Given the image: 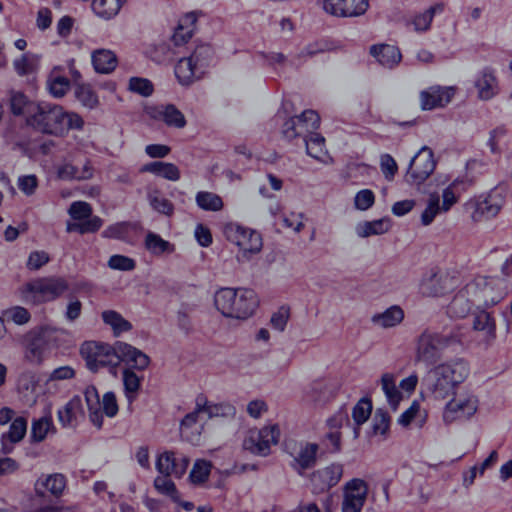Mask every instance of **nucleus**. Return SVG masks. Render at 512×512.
<instances>
[{
    "mask_svg": "<svg viewBox=\"0 0 512 512\" xmlns=\"http://www.w3.org/2000/svg\"><path fill=\"white\" fill-rule=\"evenodd\" d=\"M343 475V465L332 463L329 466L319 469L312 475V483L320 490H327L335 486Z\"/></svg>",
    "mask_w": 512,
    "mask_h": 512,
    "instance_id": "2f4dec72",
    "label": "nucleus"
},
{
    "mask_svg": "<svg viewBox=\"0 0 512 512\" xmlns=\"http://www.w3.org/2000/svg\"><path fill=\"white\" fill-rule=\"evenodd\" d=\"M75 96L85 107L94 108L98 104V97L88 84L77 85L75 87Z\"/></svg>",
    "mask_w": 512,
    "mask_h": 512,
    "instance_id": "338daca9",
    "label": "nucleus"
},
{
    "mask_svg": "<svg viewBox=\"0 0 512 512\" xmlns=\"http://www.w3.org/2000/svg\"><path fill=\"white\" fill-rule=\"evenodd\" d=\"M453 284V278L448 273L430 270L421 280L420 292L425 296H440Z\"/></svg>",
    "mask_w": 512,
    "mask_h": 512,
    "instance_id": "393cba45",
    "label": "nucleus"
},
{
    "mask_svg": "<svg viewBox=\"0 0 512 512\" xmlns=\"http://www.w3.org/2000/svg\"><path fill=\"white\" fill-rule=\"evenodd\" d=\"M475 87L480 99L489 100L497 93L496 78L489 69H484L476 78Z\"/></svg>",
    "mask_w": 512,
    "mask_h": 512,
    "instance_id": "a18cd8bd",
    "label": "nucleus"
},
{
    "mask_svg": "<svg viewBox=\"0 0 512 512\" xmlns=\"http://www.w3.org/2000/svg\"><path fill=\"white\" fill-rule=\"evenodd\" d=\"M55 432L52 416L50 413L33 420L31 426V440L33 442H42L49 433Z\"/></svg>",
    "mask_w": 512,
    "mask_h": 512,
    "instance_id": "603ef678",
    "label": "nucleus"
},
{
    "mask_svg": "<svg viewBox=\"0 0 512 512\" xmlns=\"http://www.w3.org/2000/svg\"><path fill=\"white\" fill-rule=\"evenodd\" d=\"M84 415L82 399L75 396L57 411L58 421L63 427L74 426Z\"/></svg>",
    "mask_w": 512,
    "mask_h": 512,
    "instance_id": "4c0bfd02",
    "label": "nucleus"
},
{
    "mask_svg": "<svg viewBox=\"0 0 512 512\" xmlns=\"http://www.w3.org/2000/svg\"><path fill=\"white\" fill-rule=\"evenodd\" d=\"M473 328L484 332L489 340L495 337L496 325L493 317L487 312L482 311L475 316Z\"/></svg>",
    "mask_w": 512,
    "mask_h": 512,
    "instance_id": "e2e57ef3",
    "label": "nucleus"
},
{
    "mask_svg": "<svg viewBox=\"0 0 512 512\" xmlns=\"http://www.w3.org/2000/svg\"><path fill=\"white\" fill-rule=\"evenodd\" d=\"M69 289L68 281L61 276L34 278L20 288L21 298L28 304L40 305L53 302Z\"/></svg>",
    "mask_w": 512,
    "mask_h": 512,
    "instance_id": "423d86ee",
    "label": "nucleus"
},
{
    "mask_svg": "<svg viewBox=\"0 0 512 512\" xmlns=\"http://www.w3.org/2000/svg\"><path fill=\"white\" fill-rule=\"evenodd\" d=\"M479 409L478 397L470 392L453 397L443 407L442 421L450 425L456 421L470 420Z\"/></svg>",
    "mask_w": 512,
    "mask_h": 512,
    "instance_id": "9d476101",
    "label": "nucleus"
},
{
    "mask_svg": "<svg viewBox=\"0 0 512 512\" xmlns=\"http://www.w3.org/2000/svg\"><path fill=\"white\" fill-rule=\"evenodd\" d=\"M372 412V403L367 398L360 399L352 410V418L354 422V437L359 436V427L364 424L370 417Z\"/></svg>",
    "mask_w": 512,
    "mask_h": 512,
    "instance_id": "5fc2aeb1",
    "label": "nucleus"
},
{
    "mask_svg": "<svg viewBox=\"0 0 512 512\" xmlns=\"http://www.w3.org/2000/svg\"><path fill=\"white\" fill-rule=\"evenodd\" d=\"M65 487L66 478L60 473H54L44 478H40L36 483V491L38 493H43V490H45L55 497L61 496Z\"/></svg>",
    "mask_w": 512,
    "mask_h": 512,
    "instance_id": "09e8293b",
    "label": "nucleus"
},
{
    "mask_svg": "<svg viewBox=\"0 0 512 512\" xmlns=\"http://www.w3.org/2000/svg\"><path fill=\"white\" fill-rule=\"evenodd\" d=\"M331 394L328 384L324 380H316L306 390V396L313 402L325 401Z\"/></svg>",
    "mask_w": 512,
    "mask_h": 512,
    "instance_id": "69168bd1",
    "label": "nucleus"
},
{
    "mask_svg": "<svg viewBox=\"0 0 512 512\" xmlns=\"http://www.w3.org/2000/svg\"><path fill=\"white\" fill-rule=\"evenodd\" d=\"M477 284L468 283L465 287L460 289L447 307V313L450 317H465L472 309L478 307L476 300Z\"/></svg>",
    "mask_w": 512,
    "mask_h": 512,
    "instance_id": "aec40b11",
    "label": "nucleus"
},
{
    "mask_svg": "<svg viewBox=\"0 0 512 512\" xmlns=\"http://www.w3.org/2000/svg\"><path fill=\"white\" fill-rule=\"evenodd\" d=\"M367 0H324L323 9L337 17H354L362 15L368 9Z\"/></svg>",
    "mask_w": 512,
    "mask_h": 512,
    "instance_id": "b1692460",
    "label": "nucleus"
},
{
    "mask_svg": "<svg viewBox=\"0 0 512 512\" xmlns=\"http://www.w3.org/2000/svg\"><path fill=\"white\" fill-rule=\"evenodd\" d=\"M291 101L283 100L277 112V119L283 120V128H319L320 116L312 109H307L299 115H294Z\"/></svg>",
    "mask_w": 512,
    "mask_h": 512,
    "instance_id": "4468645a",
    "label": "nucleus"
},
{
    "mask_svg": "<svg viewBox=\"0 0 512 512\" xmlns=\"http://www.w3.org/2000/svg\"><path fill=\"white\" fill-rule=\"evenodd\" d=\"M435 166L432 150L423 146L411 159L407 177L412 183L420 185L433 173Z\"/></svg>",
    "mask_w": 512,
    "mask_h": 512,
    "instance_id": "dca6fc26",
    "label": "nucleus"
},
{
    "mask_svg": "<svg viewBox=\"0 0 512 512\" xmlns=\"http://www.w3.org/2000/svg\"><path fill=\"white\" fill-rule=\"evenodd\" d=\"M404 319V311L398 305H392L381 313L373 315L372 322L382 328H392Z\"/></svg>",
    "mask_w": 512,
    "mask_h": 512,
    "instance_id": "49530a36",
    "label": "nucleus"
},
{
    "mask_svg": "<svg viewBox=\"0 0 512 512\" xmlns=\"http://www.w3.org/2000/svg\"><path fill=\"white\" fill-rule=\"evenodd\" d=\"M188 465L189 459L187 457L172 451L161 453L156 461V469L160 474L176 478L184 475Z\"/></svg>",
    "mask_w": 512,
    "mask_h": 512,
    "instance_id": "5701e85b",
    "label": "nucleus"
},
{
    "mask_svg": "<svg viewBox=\"0 0 512 512\" xmlns=\"http://www.w3.org/2000/svg\"><path fill=\"white\" fill-rule=\"evenodd\" d=\"M142 115L147 119L163 122L168 126L176 128H183L186 124L183 113L173 104L145 103Z\"/></svg>",
    "mask_w": 512,
    "mask_h": 512,
    "instance_id": "2eb2a0df",
    "label": "nucleus"
},
{
    "mask_svg": "<svg viewBox=\"0 0 512 512\" xmlns=\"http://www.w3.org/2000/svg\"><path fill=\"white\" fill-rule=\"evenodd\" d=\"M126 1L127 0H93L91 8L99 18L110 20L119 14Z\"/></svg>",
    "mask_w": 512,
    "mask_h": 512,
    "instance_id": "de8ad7c7",
    "label": "nucleus"
},
{
    "mask_svg": "<svg viewBox=\"0 0 512 512\" xmlns=\"http://www.w3.org/2000/svg\"><path fill=\"white\" fill-rule=\"evenodd\" d=\"M369 484L362 478H352L342 488L341 512H361L368 498Z\"/></svg>",
    "mask_w": 512,
    "mask_h": 512,
    "instance_id": "f8f14e48",
    "label": "nucleus"
},
{
    "mask_svg": "<svg viewBox=\"0 0 512 512\" xmlns=\"http://www.w3.org/2000/svg\"><path fill=\"white\" fill-rule=\"evenodd\" d=\"M195 200L198 207L205 211L217 212L220 211L224 205L219 195L208 191L198 192Z\"/></svg>",
    "mask_w": 512,
    "mask_h": 512,
    "instance_id": "4d7b16f0",
    "label": "nucleus"
},
{
    "mask_svg": "<svg viewBox=\"0 0 512 512\" xmlns=\"http://www.w3.org/2000/svg\"><path fill=\"white\" fill-rule=\"evenodd\" d=\"M470 284H477L476 300L478 308L491 307L498 304L506 295V291L502 288L503 282L500 280L477 277Z\"/></svg>",
    "mask_w": 512,
    "mask_h": 512,
    "instance_id": "f3484780",
    "label": "nucleus"
},
{
    "mask_svg": "<svg viewBox=\"0 0 512 512\" xmlns=\"http://www.w3.org/2000/svg\"><path fill=\"white\" fill-rule=\"evenodd\" d=\"M444 11V5L437 3L422 13L416 14L410 24L416 32H424L430 28L431 22L435 14H440Z\"/></svg>",
    "mask_w": 512,
    "mask_h": 512,
    "instance_id": "864d4df0",
    "label": "nucleus"
},
{
    "mask_svg": "<svg viewBox=\"0 0 512 512\" xmlns=\"http://www.w3.org/2000/svg\"><path fill=\"white\" fill-rule=\"evenodd\" d=\"M117 356L120 358V363L125 365L123 370L142 372L150 363L149 357L144 352L127 343L118 342Z\"/></svg>",
    "mask_w": 512,
    "mask_h": 512,
    "instance_id": "cd10ccee",
    "label": "nucleus"
},
{
    "mask_svg": "<svg viewBox=\"0 0 512 512\" xmlns=\"http://www.w3.org/2000/svg\"><path fill=\"white\" fill-rule=\"evenodd\" d=\"M468 328L454 325L442 332L424 331L418 338L416 359L426 364L434 363L442 352L455 343H463Z\"/></svg>",
    "mask_w": 512,
    "mask_h": 512,
    "instance_id": "7ed1b4c3",
    "label": "nucleus"
},
{
    "mask_svg": "<svg viewBox=\"0 0 512 512\" xmlns=\"http://www.w3.org/2000/svg\"><path fill=\"white\" fill-rule=\"evenodd\" d=\"M204 418L203 413L199 407L188 413L180 424L181 437L193 444L197 445L200 441V436L203 430Z\"/></svg>",
    "mask_w": 512,
    "mask_h": 512,
    "instance_id": "c85d7f7f",
    "label": "nucleus"
},
{
    "mask_svg": "<svg viewBox=\"0 0 512 512\" xmlns=\"http://www.w3.org/2000/svg\"><path fill=\"white\" fill-rule=\"evenodd\" d=\"M504 197L497 191H491L488 195L480 196L475 200L472 217L475 221L495 217L504 205Z\"/></svg>",
    "mask_w": 512,
    "mask_h": 512,
    "instance_id": "4be33fe9",
    "label": "nucleus"
},
{
    "mask_svg": "<svg viewBox=\"0 0 512 512\" xmlns=\"http://www.w3.org/2000/svg\"><path fill=\"white\" fill-rule=\"evenodd\" d=\"M46 85L52 96L60 98L70 89V80L63 74L62 67L56 66L49 73Z\"/></svg>",
    "mask_w": 512,
    "mask_h": 512,
    "instance_id": "a19ab883",
    "label": "nucleus"
},
{
    "mask_svg": "<svg viewBox=\"0 0 512 512\" xmlns=\"http://www.w3.org/2000/svg\"><path fill=\"white\" fill-rule=\"evenodd\" d=\"M75 376V370L71 366H61L54 369L50 375L45 378L31 377L30 381L26 384L25 389L30 390V399L35 402L37 397L40 395V386L43 382L45 385V391L51 392L56 390V382L60 380L72 379Z\"/></svg>",
    "mask_w": 512,
    "mask_h": 512,
    "instance_id": "6ab92c4d",
    "label": "nucleus"
},
{
    "mask_svg": "<svg viewBox=\"0 0 512 512\" xmlns=\"http://www.w3.org/2000/svg\"><path fill=\"white\" fill-rule=\"evenodd\" d=\"M27 431V421L23 417H16L10 424L9 430L2 434L1 446L5 454L13 451L14 445L20 442Z\"/></svg>",
    "mask_w": 512,
    "mask_h": 512,
    "instance_id": "f704fd0d",
    "label": "nucleus"
},
{
    "mask_svg": "<svg viewBox=\"0 0 512 512\" xmlns=\"http://www.w3.org/2000/svg\"><path fill=\"white\" fill-rule=\"evenodd\" d=\"M169 477L170 476L162 474L157 476L154 480V487L159 493L166 495L173 500H177L178 491L174 482Z\"/></svg>",
    "mask_w": 512,
    "mask_h": 512,
    "instance_id": "774afa93",
    "label": "nucleus"
},
{
    "mask_svg": "<svg viewBox=\"0 0 512 512\" xmlns=\"http://www.w3.org/2000/svg\"><path fill=\"white\" fill-rule=\"evenodd\" d=\"M39 120L37 127L52 128H82L83 121L80 116L74 112L65 111L60 106H51L44 104L43 109L39 110Z\"/></svg>",
    "mask_w": 512,
    "mask_h": 512,
    "instance_id": "9b49d317",
    "label": "nucleus"
},
{
    "mask_svg": "<svg viewBox=\"0 0 512 512\" xmlns=\"http://www.w3.org/2000/svg\"><path fill=\"white\" fill-rule=\"evenodd\" d=\"M347 422L348 413L342 409L327 419V426L331 431L326 434V440L329 441L334 451H339L341 448V433L339 432V428Z\"/></svg>",
    "mask_w": 512,
    "mask_h": 512,
    "instance_id": "79ce46f5",
    "label": "nucleus"
},
{
    "mask_svg": "<svg viewBox=\"0 0 512 512\" xmlns=\"http://www.w3.org/2000/svg\"><path fill=\"white\" fill-rule=\"evenodd\" d=\"M87 367L91 371H97L102 367H109L114 370L120 364L118 354V342L115 346L96 341H86L80 349Z\"/></svg>",
    "mask_w": 512,
    "mask_h": 512,
    "instance_id": "6e6552de",
    "label": "nucleus"
},
{
    "mask_svg": "<svg viewBox=\"0 0 512 512\" xmlns=\"http://www.w3.org/2000/svg\"><path fill=\"white\" fill-rule=\"evenodd\" d=\"M280 430L276 424L265 426L258 431V456H266L271 447L277 445Z\"/></svg>",
    "mask_w": 512,
    "mask_h": 512,
    "instance_id": "37998d69",
    "label": "nucleus"
},
{
    "mask_svg": "<svg viewBox=\"0 0 512 512\" xmlns=\"http://www.w3.org/2000/svg\"><path fill=\"white\" fill-rule=\"evenodd\" d=\"M142 380L143 376H139L135 371L123 370V385L129 403L136 399Z\"/></svg>",
    "mask_w": 512,
    "mask_h": 512,
    "instance_id": "6e6d98bb",
    "label": "nucleus"
},
{
    "mask_svg": "<svg viewBox=\"0 0 512 512\" xmlns=\"http://www.w3.org/2000/svg\"><path fill=\"white\" fill-rule=\"evenodd\" d=\"M50 351V341L46 332L34 334L28 341L25 358L32 364H40Z\"/></svg>",
    "mask_w": 512,
    "mask_h": 512,
    "instance_id": "c756f323",
    "label": "nucleus"
},
{
    "mask_svg": "<svg viewBox=\"0 0 512 512\" xmlns=\"http://www.w3.org/2000/svg\"><path fill=\"white\" fill-rule=\"evenodd\" d=\"M10 107L14 115H23L26 117L27 125L30 126V128H37L39 110L43 109V105H36L29 101L21 92H12Z\"/></svg>",
    "mask_w": 512,
    "mask_h": 512,
    "instance_id": "bb28decb",
    "label": "nucleus"
},
{
    "mask_svg": "<svg viewBox=\"0 0 512 512\" xmlns=\"http://www.w3.org/2000/svg\"><path fill=\"white\" fill-rule=\"evenodd\" d=\"M69 215L79 222L68 224L67 231H77L81 234L94 233L98 231L103 221L98 216H92V208L87 202L75 201L68 210Z\"/></svg>",
    "mask_w": 512,
    "mask_h": 512,
    "instance_id": "ddd939ff",
    "label": "nucleus"
},
{
    "mask_svg": "<svg viewBox=\"0 0 512 512\" xmlns=\"http://www.w3.org/2000/svg\"><path fill=\"white\" fill-rule=\"evenodd\" d=\"M212 465L209 461L198 459L190 472L189 478L195 485L206 482L211 472Z\"/></svg>",
    "mask_w": 512,
    "mask_h": 512,
    "instance_id": "0e129e2a",
    "label": "nucleus"
},
{
    "mask_svg": "<svg viewBox=\"0 0 512 512\" xmlns=\"http://www.w3.org/2000/svg\"><path fill=\"white\" fill-rule=\"evenodd\" d=\"M215 63V51L209 44L196 46L188 57L178 60L174 73L182 86H189L202 79Z\"/></svg>",
    "mask_w": 512,
    "mask_h": 512,
    "instance_id": "20e7f679",
    "label": "nucleus"
},
{
    "mask_svg": "<svg viewBox=\"0 0 512 512\" xmlns=\"http://www.w3.org/2000/svg\"><path fill=\"white\" fill-rule=\"evenodd\" d=\"M197 407H199L208 418L212 417H232L235 415V407L229 403L213 404L206 400L204 396H198Z\"/></svg>",
    "mask_w": 512,
    "mask_h": 512,
    "instance_id": "c03bdc74",
    "label": "nucleus"
},
{
    "mask_svg": "<svg viewBox=\"0 0 512 512\" xmlns=\"http://www.w3.org/2000/svg\"><path fill=\"white\" fill-rule=\"evenodd\" d=\"M92 175V166L79 153L69 154L57 167V176L62 180H85Z\"/></svg>",
    "mask_w": 512,
    "mask_h": 512,
    "instance_id": "a211bd4d",
    "label": "nucleus"
},
{
    "mask_svg": "<svg viewBox=\"0 0 512 512\" xmlns=\"http://www.w3.org/2000/svg\"><path fill=\"white\" fill-rule=\"evenodd\" d=\"M40 55L27 52L14 59L13 67L19 76H26L38 71L40 65Z\"/></svg>",
    "mask_w": 512,
    "mask_h": 512,
    "instance_id": "3c124183",
    "label": "nucleus"
},
{
    "mask_svg": "<svg viewBox=\"0 0 512 512\" xmlns=\"http://www.w3.org/2000/svg\"><path fill=\"white\" fill-rule=\"evenodd\" d=\"M85 401L89 411L90 421L101 428L103 416L114 417L118 413V404L113 392H106L100 400L99 393L94 386H88L84 391Z\"/></svg>",
    "mask_w": 512,
    "mask_h": 512,
    "instance_id": "1a4fd4ad",
    "label": "nucleus"
},
{
    "mask_svg": "<svg viewBox=\"0 0 512 512\" xmlns=\"http://www.w3.org/2000/svg\"><path fill=\"white\" fill-rule=\"evenodd\" d=\"M370 53L382 66L387 68H393L402 58L399 49L389 44L374 45L371 47Z\"/></svg>",
    "mask_w": 512,
    "mask_h": 512,
    "instance_id": "ea45409f",
    "label": "nucleus"
},
{
    "mask_svg": "<svg viewBox=\"0 0 512 512\" xmlns=\"http://www.w3.org/2000/svg\"><path fill=\"white\" fill-rule=\"evenodd\" d=\"M456 92L453 86H431L420 93V104L423 110L444 107L451 102Z\"/></svg>",
    "mask_w": 512,
    "mask_h": 512,
    "instance_id": "a878e982",
    "label": "nucleus"
},
{
    "mask_svg": "<svg viewBox=\"0 0 512 512\" xmlns=\"http://www.w3.org/2000/svg\"><path fill=\"white\" fill-rule=\"evenodd\" d=\"M141 51L145 57L156 64H169L179 53L169 39H156L143 43Z\"/></svg>",
    "mask_w": 512,
    "mask_h": 512,
    "instance_id": "412c9836",
    "label": "nucleus"
},
{
    "mask_svg": "<svg viewBox=\"0 0 512 512\" xmlns=\"http://www.w3.org/2000/svg\"><path fill=\"white\" fill-rule=\"evenodd\" d=\"M306 152L317 161L329 165L333 163V158L328 154L325 148V138L317 131H310L305 137Z\"/></svg>",
    "mask_w": 512,
    "mask_h": 512,
    "instance_id": "c9c22d12",
    "label": "nucleus"
},
{
    "mask_svg": "<svg viewBox=\"0 0 512 512\" xmlns=\"http://www.w3.org/2000/svg\"><path fill=\"white\" fill-rule=\"evenodd\" d=\"M141 171L152 173L169 181H177L180 179V171L178 167L173 163L154 161L145 164L141 168Z\"/></svg>",
    "mask_w": 512,
    "mask_h": 512,
    "instance_id": "8fccbe9b",
    "label": "nucleus"
},
{
    "mask_svg": "<svg viewBox=\"0 0 512 512\" xmlns=\"http://www.w3.org/2000/svg\"><path fill=\"white\" fill-rule=\"evenodd\" d=\"M317 451V444H301L298 451L291 453L293 456V468L297 470L299 474H303L306 469L315 464Z\"/></svg>",
    "mask_w": 512,
    "mask_h": 512,
    "instance_id": "58836bf2",
    "label": "nucleus"
},
{
    "mask_svg": "<svg viewBox=\"0 0 512 512\" xmlns=\"http://www.w3.org/2000/svg\"><path fill=\"white\" fill-rule=\"evenodd\" d=\"M197 17L195 13H188L179 19L178 25L170 38L176 50L185 45L193 36Z\"/></svg>",
    "mask_w": 512,
    "mask_h": 512,
    "instance_id": "473e14b6",
    "label": "nucleus"
},
{
    "mask_svg": "<svg viewBox=\"0 0 512 512\" xmlns=\"http://www.w3.org/2000/svg\"><path fill=\"white\" fill-rule=\"evenodd\" d=\"M224 236L226 239L237 245L244 253L253 252L251 238L253 232L244 226L235 222H229L224 226Z\"/></svg>",
    "mask_w": 512,
    "mask_h": 512,
    "instance_id": "7c9ffc66",
    "label": "nucleus"
},
{
    "mask_svg": "<svg viewBox=\"0 0 512 512\" xmlns=\"http://www.w3.org/2000/svg\"><path fill=\"white\" fill-rule=\"evenodd\" d=\"M435 181L439 191L428 196L427 205L421 214V223L424 226L430 225L437 215L448 212L469 186V181L465 177L451 180L447 175H438Z\"/></svg>",
    "mask_w": 512,
    "mask_h": 512,
    "instance_id": "f03ea898",
    "label": "nucleus"
},
{
    "mask_svg": "<svg viewBox=\"0 0 512 512\" xmlns=\"http://www.w3.org/2000/svg\"><path fill=\"white\" fill-rule=\"evenodd\" d=\"M214 303L225 317L246 319L254 313L256 295L252 289L225 287L215 293Z\"/></svg>",
    "mask_w": 512,
    "mask_h": 512,
    "instance_id": "39448f33",
    "label": "nucleus"
},
{
    "mask_svg": "<svg viewBox=\"0 0 512 512\" xmlns=\"http://www.w3.org/2000/svg\"><path fill=\"white\" fill-rule=\"evenodd\" d=\"M127 88L130 92L145 98L152 96L155 90L151 80L138 76L129 78Z\"/></svg>",
    "mask_w": 512,
    "mask_h": 512,
    "instance_id": "680f3d73",
    "label": "nucleus"
},
{
    "mask_svg": "<svg viewBox=\"0 0 512 512\" xmlns=\"http://www.w3.org/2000/svg\"><path fill=\"white\" fill-rule=\"evenodd\" d=\"M428 419V413L422 409L419 400H413L410 406L404 410L397 418V424L403 428H408L414 425L416 428L421 429L424 427Z\"/></svg>",
    "mask_w": 512,
    "mask_h": 512,
    "instance_id": "72a5a7b5",
    "label": "nucleus"
},
{
    "mask_svg": "<svg viewBox=\"0 0 512 512\" xmlns=\"http://www.w3.org/2000/svg\"><path fill=\"white\" fill-rule=\"evenodd\" d=\"M470 374V367L463 358H453L430 369L421 384L422 399L444 401L454 396L458 387Z\"/></svg>",
    "mask_w": 512,
    "mask_h": 512,
    "instance_id": "f257e3e1",
    "label": "nucleus"
},
{
    "mask_svg": "<svg viewBox=\"0 0 512 512\" xmlns=\"http://www.w3.org/2000/svg\"><path fill=\"white\" fill-rule=\"evenodd\" d=\"M102 319L105 324L109 325L115 335H119L123 332L131 329V324L125 320L118 312L113 310H107L102 313Z\"/></svg>",
    "mask_w": 512,
    "mask_h": 512,
    "instance_id": "052dcab7",
    "label": "nucleus"
},
{
    "mask_svg": "<svg viewBox=\"0 0 512 512\" xmlns=\"http://www.w3.org/2000/svg\"><path fill=\"white\" fill-rule=\"evenodd\" d=\"M389 228L390 223L388 220L378 219L359 224L356 228V232L360 237H369L371 235H381L387 232Z\"/></svg>",
    "mask_w": 512,
    "mask_h": 512,
    "instance_id": "13d9d810",
    "label": "nucleus"
},
{
    "mask_svg": "<svg viewBox=\"0 0 512 512\" xmlns=\"http://www.w3.org/2000/svg\"><path fill=\"white\" fill-rule=\"evenodd\" d=\"M147 250L154 255L174 252V245L161 238L158 234L149 232L145 239Z\"/></svg>",
    "mask_w": 512,
    "mask_h": 512,
    "instance_id": "bf43d9fd",
    "label": "nucleus"
},
{
    "mask_svg": "<svg viewBox=\"0 0 512 512\" xmlns=\"http://www.w3.org/2000/svg\"><path fill=\"white\" fill-rule=\"evenodd\" d=\"M418 383L419 377L415 372L400 381H398L397 375L394 373H383L380 378V386L388 407L392 411H397L401 403L412 396Z\"/></svg>",
    "mask_w": 512,
    "mask_h": 512,
    "instance_id": "0eeeda50",
    "label": "nucleus"
},
{
    "mask_svg": "<svg viewBox=\"0 0 512 512\" xmlns=\"http://www.w3.org/2000/svg\"><path fill=\"white\" fill-rule=\"evenodd\" d=\"M91 64L97 73L110 74L116 69L118 58L112 50L99 48L91 52Z\"/></svg>",
    "mask_w": 512,
    "mask_h": 512,
    "instance_id": "e433bc0d",
    "label": "nucleus"
}]
</instances>
